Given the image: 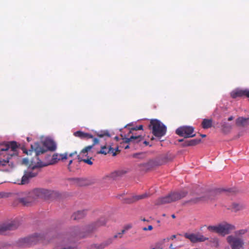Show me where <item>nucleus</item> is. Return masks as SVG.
<instances>
[{
  "label": "nucleus",
  "instance_id": "58",
  "mask_svg": "<svg viewBox=\"0 0 249 249\" xmlns=\"http://www.w3.org/2000/svg\"><path fill=\"white\" fill-rule=\"evenodd\" d=\"M152 249H155V248H153Z\"/></svg>",
  "mask_w": 249,
  "mask_h": 249
},
{
  "label": "nucleus",
  "instance_id": "2",
  "mask_svg": "<svg viewBox=\"0 0 249 249\" xmlns=\"http://www.w3.org/2000/svg\"><path fill=\"white\" fill-rule=\"evenodd\" d=\"M107 220L105 217H101L95 222L82 226L74 227L71 231V235L72 238L76 239H81L89 237L93 231L98 228L106 225Z\"/></svg>",
  "mask_w": 249,
  "mask_h": 249
},
{
  "label": "nucleus",
  "instance_id": "37",
  "mask_svg": "<svg viewBox=\"0 0 249 249\" xmlns=\"http://www.w3.org/2000/svg\"><path fill=\"white\" fill-rule=\"evenodd\" d=\"M152 229H153V227L151 225H149L148 226V227H147V228L144 227V228H142V230L143 231H147V230L151 231Z\"/></svg>",
  "mask_w": 249,
  "mask_h": 249
},
{
  "label": "nucleus",
  "instance_id": "43",
  "mask_svg": "<svg viewBox=\"0 0 249 249\" xmlns=\"http://www.w3.org/2000/svg\"><path fill=\"white\" fill-rule=\"evenodd\" d=\"M142 143L143 144H145V145H147L149 144V142L146 141H143L141 142V143Z\"/></svg>",
  "mask_w": 249,
  "mask_h": 249
},
{
  "label": "nucleus",
  "instance_id": "55",
  "mask_svg": "<svg viewBox=\"0 0 249 249\" xmlns=\"http://www.w3.org/2000/svg\"><path fill=\"white\" fill-rule=\"evenodd\" d=\"M27 141H28V142H29V141H30V139H29V138H27Z\"/></svg>",
  "mask_w": 249,
  "mask_h": 249
},
{
  "label": "nucleus",
  "instance_id": "10",
  "mask_svg": "<svg viewBox=\"0 0 249 249\" xmlns=\"http://www.w3.org/2000/svg\"><path fill=\"white\" fill-rule=\"evenodd\" d=\"M143 139V137L141 135H134L130 136L129 138L125 136L123 138V142L126 143H129V145H134L137 144L141 145V142Z\"/></svg>",
  "mask_w": 249,
  "mask_h": 249
},
{
  "label": "nucleus",
  "instance_id": "53",
  "mask_svg": "<svg viewBox=\"0 0 249 249\" xmlns=\"http://www.w3.org/2000/svg\"><path fill=\"white\" fill-rule=\"evenodd\" d=\"M23 152L27 154V155L28 154V151H26V150H24L23 151Z\"/></svg>",
  "mask_w": 249,
  "mask_h": 249
},
{
  "label": "nucleus",
  "instance_id": "6",
  "mask_svg": "<svg viewBox=\"0 0 249 249\" xmlns=\"http://www.w3.org/2000/svg\"><path fill=\"white\" fill-rule=\"evenodd\" d=\"M149 127L151 128L153 134L156 137L161 138L166 134V126L158 120H151Z\"/></svg>",
  "mask_w": 249,
  "mask_h": 249
},
{
  "label": "nucleus",
  "instance_id": "54",
  "mask_svg": "<svg viewBox=\"0 0 249 249\" xmlns=\"http://www.w3.org/2000/svg\"><path fill=\"white\" fill-rule=\"evenodd\" d=\"M171 216H172V218H175L176 217V216H175V214H172V215H171Z\"/></svg>",
  "mask_w": 249,
  "mask_h": 249
},
{
  "label": "nucleus",
  "instance_id": "27",
  "mask_svg": "<svg viewBox=\"0 0 249 249\" xmlns=\"http://www.w3.org/2000/svg\"><path fill=\"white\" fill-rule=\"evenodd\" d=\"M189 143L188 144L190 146H195L200 142L201 140L200 139H195L189 140Z\"/></svg>",
  "mask_w": 249,
  "mask_h": 249
},
{
  "label": "nucleus",
  "instance_id": "15",
  "mask_svg": "<svg viewBox=\"0 0 249 249\" xmlns=\"http://www.w3.org/2000/svg\"><path fill=\"white\" fill-rule=\"evenodd\" d=\"M119 151L118 148L114 149L110 145L106 144L104 146H102L101 147V150L100 151L98 152L99 154H102L104 155H106L107 154H112L113 156L116 155V152Z\"/></svg>",
  "mask_w": 249,
  "mask_h": 249
},
{
  "label": "nucleus",
  "instance_id": "40",
  "mask_svg": "<svg viewBox=\"0 0 249 249\" xmlns=\"http://www.w3.org/2000/svg\"><path fill=\"white\" fill-rule=\"evenodd\" d=\"M76 155L77 156V151H74V152L70 154H69V157H72L74 155Z\"/></svg>",
  "mask_w": 249,
  "mask_h": 249
},
{
  "label": "nucleus",
  "instance_id": "25",
  "mask_svg": "<svg viewBox=\"0 0 249 249\" xmlns=\"http://www.w3.org/2000/svg\"><path fill=\"white\" fill-rule=\"evenodd\" d=\"M96 135L98 137L102 138L104 137H106L107 138L110 137V134L108 130H102L99 131L96 133Z\"/></svg>",
  "mask_w": 249,
  "mask_h": 249
},
{
  "label": "nucleus",
  "instance_id": "8",
  "mask_svg": "<svg viewBox=\"0 0 249 249\" xmlns=\"http://www.w3.org/2000/svg\"><path fill=\"white\" fill-rule=\"evenodd\" d=\"M47 235L41 233H35L33 235L25 238L23 239V242L27 245L35 244L39 241H43L47 238Z\"/></svg>",
  "mask_w": 249,
  "mask_h": 249
},
{
  "label": "nucleus",
  "instance_id": "5",
  "mask_svg": "<svg viewBox=\"0 0 249 249\" xmlns=\"http://www.w3.org/2000/svg\"><path fill=\"white\" fill-rule=\"evenodd\" d=\"M187 194V192L184 191L173 192L164 197L158 198L155 202L156 205H162L171 203L177 201L184 197Z\"/></svg>",
  "mask_w": 249,
  "mask_h": 249
},
{
  "label": "nucleus",
  "instance_id": "14",
  "mask_svg": "<svg viewBox=\"0 0 249 249\" xmlns=\"http://www.w3.org/2000/svg\"><path fill=\"white\" fill-rule=\"evenodd\" d=\"M222 191L221 189H218L216 190L211 191L208 195V197L205 198V197H198L196 198L195 199L192 200L191 201H192L194 203H198L201 201H204L208 199H214L216 196L217 195L218 193H220Z\"/></svg>",
  "mask_w": 249,
  "mask_h": 249
},
{
  "label": "nucleus",
  "instance_id": "26",
  "mask_svg": "<svg viewBox=\"0 0 249 249\" xmlns=\"http://www.w3.org/2000/svg\"><path fill=\"white\" fill-rule=\"evenodd\" d=\"M93 147V145H89L83 149L79 155L84 158V157H87L88 152Z\"/></svg>",
  "mask_w": 249,
  "mask_h": 249
},
{
  "label": "nucleus",
  "instance_id": "4",
  "mask_svg": "<svg viewBox=\"0 0 249 249\" xmlns=\"http://www.w3.org/2000/svg\"><path fill=\"white\" fill-rule=\"evenodd\" d=\"M18 147V143L15 141H11L7 142L3 148L0 150V155L3 151H8L10 149V151L7 153V157L5 159L0 160V167L5 166L9 162V160L12 157L18 156V152L17 149Z\"/></svg>",
  "mask_w": 249,
  "mask_h": 249
},
{
  "label": "nucleus",
  "instance_id": "35",
  "mask_svg": "<svg viewBox=\"0 0 249 249\" xmlns=\"http://www.w3.org/2000/svg\"><path fill=\"white\" fill-rule=\"evenodd\" d=\"M246 230H241L237 231V234H244L247 232Z\"/></svg>",
  "mask_w": 249,
  "mask_h": 249
},
{
  "label": "nucleus",
  "instance_id": "56",
  "mask_svg": "<svg viewBox=\"0 0 249 249\" xmlns=\"http://www.w3.org/2000/svg\"><path fill=\"white\" fill-rule=\"evenodd\" d=\"M172 247V244H171L170 248H171Z\"/></svg>",
  "mask_w": 249,
  "mask_h": 249
},
{
  "label": "nucleus",
  "instance_id": "42",
  "mask_svg": "<svg viewBox=\"0 0 249 249\" xmlns=\"http://www.w3.org/2000/svg\"><path fill=\"white\" fill-rule=\"evenodd\" d=\"M72 161H73V160H72V159L70 160V161H69L68 167V168L69 170H70V165L72 163Z\"/></svg>",
  "mask_w": 249,
  "mask_h": 249
},
{
  "label": "nucleus",
  "instance_id": "41",
  "mask_svg": "<svg viewBox=\"0 0 249 249\" xmlns=\"http://www.w3.org/2000/svg\"><path fill=\"white\" fill-rule=\"evenodd\" d=\"M122 235V234H118V233H117V234L114 235L113 238L114 239L117 238V237L121 238Z\"/></svg>",
  "mask_w": 249,
  "mask_h": 249
},
{
  "label": "nucleus",
  "instance_id": "45",
  "mask_svg": "<svg viewBox=\"0 0 249 249\" xmlns=\"http://www.w3.org/2000/svg\"><path fill=\"white\" fill-rule=\"evenodd\" d=\"M131 228V226L130 225H128V226H126V227H125L124 229L126 230H128V229H130Z\"/></svg>",
  "mask_w": 249,
  "mask_h": 249
},
{
  "label": "nucleus",
  "instance_id": "49",
  "mask_svg": "<svg viewBox=\"0 0 249 249\" xmlns=\"http://www.w3.org/2000/svg\"><path fill=\"white\" fill-rule=\"evenodd\" d=\"M129 148V145H127L126 146H125L124 148L126 149H128Z\"/></svg>",
  "mask_w": 249,
  "mask_h": 249
},
{
  "label": "nucleus",
  "instance_id": "28",
  "mask_svg": "<svg viewBox=\"0 0 249 249\" xmlns=\"http://www.w3.org/2000/svg\"><path fill=\"white\" fill-rule=\"evenodd\" d=\"M142 129H143V125H140L138 126H136L135 127H133L130 130L128 135L129 136V134H134V133H133L134 131H137L138 130H142Z\"/></svg>",
  "mask_w": 249,
  "mask_h": 249
},
{
  "label": "nucleus",
  "instance_id": "31",
  "mask_svg": "<svg viewBox=\"0 0 249 249\" xmlns=\"http://www.w3.org/2000/svg\"><path fill=\"white\" fill-rule=\"evenodd\" d=\"M26 172L27 173V175H28V177H29L30 179L33 177L36 176V175L37 174V173H35V172H33L26 171Z\"/></svg>",
  "mask_w": 249,
  "mask_h": 249
},
{
  "label": "nucleus",
  "instance_id": "21",
  "mask_svg": "<svg viewBox=\"0 0 249 249\" xmlns=\"http://www.w3.org/2000/svg\"><path fill=\"white\" fill-rule=\"evenodd\" d=\"M86 214L87 211L86 210L78 211L73 213L71 217L74 220H78L83 218Z\"/></svg>",
  "mask_w": 249,
  "mask_h": 249
},
{
  "label": "nucleus",
  "instance_id": "23",
  "mask_svg": "<svg viewBox=\"0 0 249 249\" xmlns=\"http://www.w3.org/2000/svg\"><path fill=\"white\" fill-rule=\"evenodd\" d=\"M77 159L78 160V162L83 161L85 163H86L89 165H91L93 164V162L91 160L92 158H90L89 159V157H88L87 159H84V158H83V157H82L81 156V155H77Z\"/></svg>",
  "mask_w": 249,
  "mask_h": 249
},
{
  "label": "nucleus",
  "instance_id": "24",
  "mask_svg": "<svg viewBox=\"0 0 249 249\" xmlns=\"http://www.w3.org/2000/svg\"><path fill=\"white\" fill-rule=\"evenodd\" d=\"M149 196H150L149 194L145 193L142 195L135 196H133L132 199H133V201H135L139 200L140 199H142L147 198Z\"/></svg>",
  "mask_w": 249,
  "mask_h": 249
},
{
  "label": "nucleus",
  "instance_id": "19",
  "mask_svg": "<svg viewBox=\"0 0 249 249\" xmlns=\"http://www.w3.org/2000/svg\"><path fill=\"white\" fill-rule=\"evenodd\" d=\"M30 178L28 177L26 171L24 172V174L22 176L21 179H18L14 182L15 183L19 184V185H24L29 183Z\"/></svg>",
  "mask_w": 249,
  "mask_h": 249
},
{
  "label": "nucleus",
  "instance_id": "1",
  "mask_svg": "<svg viewBox=\"0 0 249 249\" xmlns=\"http://www.w3.org/2000/svg\"><path fill=\"white\" fill-rule=\"evenodd\" d=\"M45 147L48 150L54 151L56 150V146L54 142L51 139L45 140L43 146L38 142H35L34 145H31L32 150H29V152L34 151L36 153L35 157L31 161V166H32L33 169L47 165V164L44 163L38 158V155L40 154H43L46 151Z\"/></svg>",
  "mask_w": 249,
  "mask_h": 249
},
{
  "label": "nucleus",
  "instance_id": "52",
  "mask_svg": "<svg viewBox=\"0 0 249 249\" xmlns=\"http://www.w3.org/2000/svg\"><path fill=\"white\" fill-rule=\"evenodd\" d=\"M178 142H184V141H183V139H180V140H178Z\"/></svg>",
  "mask_w": 249,
  "mask_h": 249
},
{
  "label": "nucleus",
  "instance_id": "12",
  "mask_svg": "<svg viewBox=\"0 0 249 249\" xmlns=\"http://www.w3.org/2000/svg\"><path fill=\"white\" fill-rule=\"evenodd\" d=\"M234 229L235 227L233 225L225 223L217 226L216 233L225 235L228 234L230 231L233 230Z\"/></svg>",
  "mask_w": 249,
  "mask_h": 249
},
{
  "label": "nucleus",
  "instance_id": "46",
  "mask_svg": "<svg viewBox=\"0 0 249 249\" xmlns=\"http://www.w3.org/2000/svg\"><path fill=\"white\" fill-rule=\"evenodd\" d=\"M233 119V117L232 116H231L228 118V121H232Z\"/></svg>",
  "mask_w": 249,
  "mask_h": 249
},
{
  "label": "nucleus",
  "instance_id": "3",
  "mask_svg": "<svg viewBox=\"0 0 249 249\" xmlns=\"http://www.w3.org/2000/svg\"><path fill=\"white\" fill-rule=\"evenodd\" d=\"M50 195V192L45 189L36 188L30 192L27 197L20 198L19 201L23 205L28 206L37 198H46Z\"/></svg>",
  "mask_w": 249,
  "mask_h": 249
},
{
  "label": "nucleus",
  "instance_id": "50",
  "mask_svg": "<svg viewBox=\"0 0 249 249\" xmlns=\"http://www.w3.org/2000/svg\"><path fill=\"white\" fill-rule=\"evenodd\" d=\"M200 136L203 138L205 137L206 136V135L205 134H201Z\"/></svg>",
  "mask_w": 249,
  "mask_h": 249
},
{
  "label": "nucleus",
  "instance_id": "57",
  "mask_svg": "<svg viewBox=\"0 0 249 249\" xmlns=\"http://www.w3.org/2000/svg\"><path fill=\"white\" fill-rule=\"evenodd\" d=\"M110 243H111V240L110 239Z\"/></svg>",
  "mask_w": 249,
  "mask_h": 249
},
{
  "label": "nucleus",
  "instance_id": "20",
  "mask_svg": "<svg viewBox=\"0 0 249 249\" xmlns=\"http://www.w3.org/2000/svg\"><path fill=\"white\" fill-rule=\"evenodd\" d=\"M249 118L238 117L236 120V124L239 126H246L248 125Z\"/></svg>",
  "mask_w": 249,
  "mask_h": 249
},
{
  "label": "nucleus",
  "instance_id": "16",
  "mask_svg": "<svg viewBox=\"0 0 249 249\" xmlns=\"http://www.w3.org/2000/svg\"><path fill=\"white\" fill-rule=\"evenodd\" d=\"M246 90L247 89H235L231 92V96L232 98L246 96Z\"/></svg>",
  "mask_w": 249,
  "mask_h": 249
},
{
  "label": "nucleus",
  "instance_id": "36",
  "mask_svg": "<svg viewBox=\"0 0 249 249\" xmlns=\"http://www.w3.org/2000/svg\"><path fill=\"white\" fill-rule=\"evenodd\" d=\"M126 173V172L123 170L118 171L116 172V174L118 176H122Z\"/></svg>",
  "mask_w": 249,
  "mask_h": 249
},
{
  "label": "nucleus",
  "instance_id": "38",
  "mask_svg": "<svg viewBox=\"0 0 249 249\" xmlns=\"http://www.w3.org/2000/svg\"><path fill=\"white\" fill-rule=\"evenodd\" d=\"M189 143V141H185L183 142L182 143V146L183 147L189 146L190 145L188 144Z\"/></svg>",
  "mask_w": 249,
  "mask_h": 249
},
{
  "label": "nucleus",
  "instance_id": "33",
  "mask_svg": "<svg viewBox=\"0 0 249 249\" xmlns=\"http://www.w3.org/2000/svg\"><path fill=\"white\" fill-rule=\"evenodd\" d=\"M208 229L210 231L216 232L217 226H209Z\"/></svg>",
  "mask_w": 249,
  "mask_h": 249
},
{
  "label": "nucleus",
  "instance_id": "32",
  "mask_svg": "<svg viewBox=\"0 0 249 249\" xmlns=\"http://www.w3.org/2000/svg\"><path fill=\"white\" fill-rule=\"evenodd\" d=\"M222 128L224 131L230 130L231 128V126L230 124H224L222 125Z\"/></svg>",
  "mask_w": 249,
  "mask_h": 249
},
{
  "label": "nucleus",
  "instance_id": "48",
  "mask_svg": "<svg viewBox=\"0 0 249 249\" xmlns=\"http://www.w3.org/2000/svg\"><path fill=\"white\" fill-rule=\"evenodd\" d=\"M27 161H28V160L27 159H23V162H26Z\"/></svg>",
  "mask_w": 249,
  "mask_h": 249
},
{
  "label": "nucleus",
  "instance_id": "44",
  "mask_svg": "<svg viewBox=\"0 0 249 249\" xmlns=\"http://www.w3.org/2000/svg\"><path fill=\"white\" fill-rule=\"evenodd\" d=\"M126 231V230L125 229H124V230H123L121 231V232H119V233H118V234H123L125 232V231Z\"/></svg>",
  "mask_w": 249,
  "mask_h": 249
},
{
  "label": "nucleus",
  "instance_id": "51",
  "mask_svg": "<svg viewBox=\"0 0 249 249\" xmlns=\"http://www.w3.org/2000/svg\"><path fill=\"white\" fill-rule=\"evenodd\" d=\"M104 247H105V246H102V245H100V249H103Z\"/></svg>",
  "mask_w": 249,
  "mask_h": 249
},
{
  "label": "nucleus",
  "instance_id": "29",
  "mask_svg": "<svg viewBox=\"0 0 249 249\" xmlns=\"http://www.w3.org/2000/svg\"><path fill=\"white\" fill-rule=\"evenodd\" d=\"M73 248L70 246H65L63 244H62L57 246L53 249H72Z\"/></svg>",
  "mask_w": 249,
  "mask_h": 249
},
{
  "label": "nucleus",
  "instance_id": "22",
  "mask_svg": "<svg viewBox=\"0 0 249 249\" xmlns=\"http://www.w3.org/2000/svg\"><path fill=\"white\" fill-rule=\"evenodd\" d=\"M212 119H203L201 125L204 129H208L212 126Z\"/></svg>",
  "mask_w": 249,
  "mask_h": 249
},
{
  "label": "nucleus",
  "instance_id": "18",
  "mask_svg": "<svg viewBox=\"0 0 249 249\" xmlns=\"http://www.w3.org/2000/svg\"><path fill=\"white\" fill-rule=\"evenodd\" d=\"M73 135L75 137H78L81 139H89L93 138V136L92 135L81 131H77L74 132Z\"/></svg>",
  "mask_w": 249,
  "mask_h": 249
},
{
  "label": "nucleus",
  "instance_id": "39",
  "mask_svg": "<svg viewBox=\"0 0 249 249\" xmlns=\"http://www.w3.org/2000/svg\"><path fill=\"white\" fill-rule=\"evenodd\" d=\"M93 143L92 145H93V146L95 144H96L99 142V140L97 138H94L93 140Z\"/></svg>",
  "mask_w": 249,
  "mask_h": 249
},
{
  "label": "nucleus",
  "instance_id": "30",
  "mask_svg": "<svg viewBox=\"0 0 249 249\" xmlns=\"http://www.w3.org/2000/svg\"><path fill=\"white\" fill-rule=\"evenodd\" d=\"M145 155V154L143 153H136L133 155V157L135 158H143Z\"/></svg>",
  "mask_w": 249,
  "mask_h": 249
},
{
  "label": "nucleus",
  "instance_id": "47",
  "mask_svg": "<svg viewBox=\"0 0 249 249\" xmlns=\"http://www.w3.org/2000/svg\"><path fill=\"white\" fill-rule=\"evenodd\" d=\"M175 238H176V235H172V236H171V239H174Z\"/></svg>",
  "mask_w": 249,
  "mask_h": 249
},
{
  "label": "nucleus",
  "instance_id": "17",
  "mask_svg": "<svg viewBox=\"0 0 249 249\" xmlns=\"http://www.w3.org/2000/svg\"><path fill=\"white\" fill-rule=\"evenodd\" d=\"M68 158V153H65L63 154H54L53 155L51 163L50 164H53L58 160H66Z\"/></svg>",
  "mask_w": 249,
  "mask_h": 249
},
{
  "label": "nucleus",
  "instance_id": "11",
  "mask_svg": "<svg viewBox=\"0 0 249 249\" xmlns=\"http://www.w3.org/2000/svg\"><path fill=\"white\" fill-rule=\"evenodd\" d=\"M18 226V223L15 221L1 224L0 225V234H4L7 231L15 230Z\"/></svg>",
  "mask_w": 249,
  "mask_h": 249
},
{
  "label": "nucleus",
  "instance_id": "7",
  "mask_svg": "<svg viewBox=\"0 0 249 249\" xmlns=\"http://www.w3.org/2000/svg\"><path fill=\"white\" fill-rule=\"evenodd\" d=\"M194 128L190 126H182L178 127L176 130V133L179 136L184 138H192L195 136L193 134Z\"/></svg>",
  "mask_w": 249,
  "mask_h": 249
},
{
  "label": "nucleus",
  "instance_id": "9",
  "mask_svg": "<svg viewBox=\"0 0 249 249\" xmlns=\"http://www.w3.org/2000/svg\"><path fill=\"white\" fill-rule=\"evenodd\" d=\"M227 240L232 249H241L243 248L244 242L239 238L230 235L227 237Z\"/></svg>",
  "mask_w": 249,
  "mask_h": 249
},
{
  "label": "nucleus",
  "instance_id": "13",
  "mask_svg": "<svg viewBox=\"0 0 249 249\" xmlns=\"http://www.w3.org/2000/svg\"><path fill=\"white\" fill-rule=\"evenodd\" d=\"M185 238L189 239L192 242L196 243L197 242H203L206 241L207 238L201 234H196L194 233H185L184 234Z\"/></svg>",
  "mask_w": 249,
  "mask_h": 249
},
{
  "label": "nucleus",
  "instance_id": "34",
  "mask_svg": "<svg viewBox=\"0 0 249 249\" xmlns=\"http://www.w3.org/2000/svg\"><path fill=\"white\" fill-rule=\"evenodd\" d=\"M241 208V207L240 206H239V205L234 204L233 211L234 212H236L237 211L240 210Z\"/></svg>",
  "mask_w": 249,
  "mask_h": 249
}]
</instances>
